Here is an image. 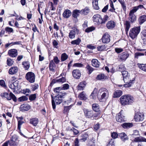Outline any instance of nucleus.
Wrapping results in <instances>:
<instances>
[{"instance_id":"nucleus-1","label":"nucleus","mask_w":146,"mask_h":146,"mask_svg":"<svg viewBox=\"0 0 146 146\" xmlns=\"http://www.w3.org/2000/svg\"><path fill=\"white\" fill-rule=\"evenodd\" d=\"M109 95L108 90L106 88H100L98 94V97L100 102H103L108 99Z\"/></svg>"},{"instance_id":"nucleus-2","label":"nucleus","mask_w":146,"mask_h":146,"mask_svg":"<svg viewBox=\"0 0 146 146\" xmlns=\"http://www.w3.org/2000/svg\"><path fill=\"white\" fill-rule=\"evenodd\" d=\"M65 95H63V94L60 93L59 94H58L55 96L54 98L53 96H51L52 104L53 109H55L56 108L55 101L57 105L60 104L63 101V98H64Z\"/></svg>"},{"instance_id":"nucleus-3","label":"nucleus","mask_w":146,"mask_h":146,"mask_svg":"<svg viewBox=\"0 0 146 146\" xmlns=\"http://www.w3.org/2000/svg\"><path fill=\"white\" fill-rule=\"evenodd\" d=\"M93 18L94 22L96 23L98 25L100 24L103 25L107 21L108 17L107 15H106L102 18L100 15L96 14L94 15Z\"/></svg>"},{"instance_id":"nucleus-4","label":"nucleus","mask_w":146,"mask_h":146,"mask_svg":"<svg viewBox=\"0 0 146 146\" xmlns=\"http://www.w3.org/2000/svg\"><path fill=\"white\" fill-rule=\"evenodd\" d=\"M140 31V26L131 29L129 31V35L130 37L133 39L136 38Z\"/></svg>"},{"instance_id":"nucleus-5","label":"nucleus","mask_w":146,"mask_h":146,"mask_svg":"<svg viewBox=\"0 0 146 146\" xmlns=\"http://www.w3.org/2000/svg\"><path fill=\"white\" fill-rule=\"evenodd\" d=\"M9 87L15 93H17V91L20 88L19 82L17 80L11 83H10L9 84Z\"/></svg>"},{"instance_id":"nucleus-6","label":"nucleus","mask_w":146,"mask_h":146,"mask_svg":"<svg viewBox=\"0 0 146 146\" xmlns=\"http://www.w3.org/2000/svg\"><path fill=\"white\" fill-rule=\"evenodd\" d=\"M10 146H17L18 144V137L16 135H13L10 140L8 141Z\"/></svg>"},{"instance_id":"nucleus-7","label":"nucleus","mask_w":146,"mask_h":146,"mask_svg":"<svg viewBox=\"0 0 146 146\" xmlns=\"http://www.w3.org/2000/svg\"><path fill=\"white\" fill-rule=\"evenodd\" d=\"M122 111H120L116 116V121L120 123L125 121L126 120L125 116L122 114Z\"/></svg>"},{"instance_id":"nucleus-8","label":"nucleus","mask_w":146,"mask_h":146,"mask_svg":"<svg viewBox=\"0 0 146 146\" xmlns=\"http://www.w3.org/2000/svg\"><path fill=\"white\" fill-rule=\"evenodd\" d=\"M110 36L107 33H105L102 38V42L104 43H108L110 40Z\"/></svg>"},{"instance_id":"nucleus-9","label":"nucleus","mask_w":146,"mask_h":146,"mask_svg":"<svg viewBox=\"0 0 146 146\" xmlns=\"http://www.w3.org/2000/svg\"><path fill=\"white\" fill-rule=\"evenodd\" d=\"M119 100L121 105L124 106L127 105V94L122 96Z\"/></svg>"},{"instance_id":"nucleus-10","label":"nucleus","mask_w":146,"mask_h":146,"mask_svg":"<svg viewBox=\"0 0 146 146\" xmlns=\"http://www.w3.org/2000/svg\"><path fill=\"white\" fill-rule=\"evenodd\" d=\"M35 74L31 72H28V81L30 83H33L35 80Z\"/></svg>"},{"instance_id":"nucleus-11","label":"nucleus","mask_w":146,"mask_h":146,"mask_svg":"<svg viewBox=\"0 0 146 146\" xmlns=\"http://www.w3.org/2000/svg\"><path fill=\"white\" fill-rule=\"evenodd\" d=\"M85 116L87 118H91L93 117V112L92 111L86 109H83Z\"/></svg>"},{"instance_id":"nucleus-12","label":"nucleus","mask_w":146,"mask_h":146,"mask_svg":"<svg viewBox=\"0 0 146 146\" xmlns=\"http://www.w3.org/2000/svg\"><path fill=\"white\" fill-rule=\"evenodd\" d=\"M79 31L76 28H74L73 30L71 31L69 33V37L71 39H73L75 37V34H78Z\"/></svg>"},{"instance_id":"nucleus-13","label":"nucleus","mask_w":146,"mask_h":146,"mask_svg":"<svg viewBox=\"0 0 146 146\" xmlns=\"http://www.w3.org/2000/svg\"><path fill=\"white\" fill-rule=\"evenodd\" d=\"M73 77L76 79H79L81 76V73L80 71L78 69L74 70L72 72Z\"/></svg>"},{"instance_id":"nucleus-14","label":"nucleus","mask_w":146,"mask_h":146,"mask_svg":"<svg viewBox=\"0 0 146 146\" xmlns=\"http://www.w3.org/2000/svg\"><path fill=\"white\" fill-rule=\"evenodd\" d=\"M144 115L141 113H137L135 114L134 119L136 122H139L143 120Z\"/></svg>"},{"instance_id":"nucleus-15","label":"nucleus","mask_w":146,"mask_h":146,"mask_svg":"<svg viewBox=\"0 0 146 146\" xmlns=\"http://www.w3.org/2000/svg\"><path fill=\"white\" fill-rule=\"evenodd\" d=\"M8 54L12 57H15L17 55V51L16 49H11L8 51Z\"/></svg>"},{"instance_id":"nucleus-16","label":"nucleus","mask_w":146,"mask_h":146,"mask_svg":"<svg viewBox=\"0 0 146 146\" xmlns=\"http://www.w3.org/2000/svg\"><path fill=\"white\" fill-rule=\"evenodd\" d=\"M129 56V54L127 52H124L120 54V60L121 61H125Z\"/></svg>"},{"instance_id":"nucleus-17","label":"nucleus","mask_w":146,"mask_h":146,"mask_svg":"<svg viewBox=\"0 0 146 146\" xmlns=\"http://www.w3.org/2000/svg\"><path fill=\"white\" fill-rule=\"evenodd\" d=\"M71 15V12L69 9H66L64 11L63 14V17L65 18H69Z\"/></svg>"},{"instance_id":"nucleus-18","label":"nucleus","mask_w":146,"mask_h":146,"mask_svg":"<svg viewBox=\"0 0 146 146\" xmlns=\"http://www.w3.org/2000/svg\"><path fill=\"white\" fill-rule=\"evenodd\" d=\"M141 36L143 44H146V30L143 31L141 32Z\"/></svg>"},{"instance_id":"nucleus-19","label":"nucleus","mask_w":146,"mask_h":146,"mask_svg":"<svg viewBox=\"0 0 146 146\" xmlns=\"http://www.w3.org/2000/svg\"><path fill=\"white\" fill-rule=\"evenodd\" d=\"M49 66L50 71H51L52 72H55L56 65L54 62L53 60H51L50 61Z\"/></svg>"},{"instance_id":"nucleus-20","label":"nucleus","mask_w":146,"mask_h":146,"mask_svg":"<svg viewBox=\"0 0 146 146\" xmlns=\"http://www.w3.org/2000/svg\"><path fill=\"white\" fill-rule=\"evenodd\" d=\"M118 137L120 138L122 141L124 142L128 139L127 135L124 133H119L118 134Z\"/></svg>"},{"instance_id":"nucleus-21","label":"nucleus","mask_w":146,"mask_h":146,"mask_svg":"<svg viewBox=\"0 0 146 146\" xmlns=\"http://www.w3.org/2000/svg\"><path fill=\"white\" fill-rule=\"evenodd\" d=\"M115 22L112 21H109L106 24V26L108 29H112L115 26Z\"/></svg>"},{"instance_id":"nucleus-22","label":"nucleus","mask_w":146,"mask_h":146,"mask_svg":"<svg viewBox=\"0 0 146 146\" xmlns=\"http://www.w3.org/2000/svg\"><path fill=\"white\" fill-rule=\"evenodd\" d=\"M133 141L135 142H146V139L142 136H139L135 137Z\"/></svg>"},{"instance_id":"nucleus-23","label":"nucleus","mask_w":146,"mask_h":146,"mask_svg":"<svg viewBox=\"0 0 146 146\" xmlns=\"http://www.w3.org/2000/svg\"><path fill=\"white\" fill-rule=\"evenodd\" d=\"M50 10L48 12V14L49 15H52L54 13V11L56 9L55 6H54L52 2H50Z\"/></svg>"},{"instance_id":"nucleus-24","label":"nucleus","mask_w":146,"mask_h":146,"mask_svg":"<svg viewBox=\"0 0 146 146\" xmlns=\"http://www.w3.org/2000/svg\"><path fill=\"white\" fill-rule=\"evenodd\" d=\"M91 63L92 66L96 68L99 67L100 65V63L96 59H93L91 61Z\"/></svg>"},{"instance_id":"nucleus-25","label":"nucleus","mask_w":146,"mask_h":146,"mask_svg":"<svg viewBox=\"0 0 146 146\" xmlns=\"http://www.w3.org/2000/svg\"><path fill=\"white\" fill-rule=\"evenodd\" d=\"M18 71V68L17 67H12L9 69V73L10 74L13 75L17 73Z\"/></svg>"},{"instance_id":"nucleus-26","label":"nucleus","mask_w":146,"mask_h":146,"mask_svg":"<svg viewBox=\"0 0 146 146\" xmlns=\"http://www.w3.org/2000/svg\"><path fill=\"white\" fill-rule=\"evenodd\" d=\"M38 122V119L36 118H33L30 119V123L34 126H36Z\"/></svg>"},{"instance_id":"nucleus-27","label":"nucleus","mask_w":146,"mask_h":146,"mask_svg":"<svg viewBox=\"0 0 146 146\" xmlns=\"http://www.w3.org/2000/svg\"><path fill=\"white\" fill-rule=\"evenodd\" d=\"M122 94V92L120 90H118L115 92L113 94V97L114 98L119 97Z\"/></svg>"},{"instance_id":"nucleus-28","label":"nucleus","mask_w":146,"mask_h":146,"mask_svg":"<svg viewBox=\"0 0 146 146\" xmlns=\"http://www.w3.org/2000/svg\"><path fill=\"white\" fill-rule=\"evenodd\" d=\"M6 98L8 100H10L12 99L15 102H16L17 100L16 96L11 92L10 93L9 95V94L8 96Z\"/></svg>"},{"instance_id":"nucleus-29","label":"nucleus","mask_w":146,"mask_h":146,"mask_svg":"<svg viewBox=\"0 0 146 146\" xmlns=\"http://www.w3.org/2000/svg\"><path fill=\"white\" fill-rule=\"evenodd\" d=\"M139 23L141 25L146 21V15H144L140 16L139 19Z\"/></svg>"},{"instance_id":"nucleus-30","label":"nucleus","mask_w":146,"mask_h":146,"mask_svg":"<svg viewBox=\"0 0 146 146\" xmlns=\"http://www.w3.org/2000/svg\"><path fill=\"white\" fill-rule=\"evenodd\" d=\"M88 137V134L86 133H83L81 137L80 141L81 142H85L87 140Z\"/></svg>"},{"instance_id":"nucleus-31","label":"nucleus","mask_w":146,"mask_h":146,"mask_svg":"<svg viewBox=\"0 0 146 146\" xmlns=\"http://www.w3.org/2000/svg\"><path fill=\"white\" fill-rule=\"evenodd\" d=\"M86 85V82H80L77 88L78 90H83Z\"/></svg>"},{"instance_id":"nucleus-32","label":"nucleus","mask_w":146,"mask_h":146,"mask_svg":"<svg viewBox=\"0 0 146 146\" xmlns=\"http://www.w3.org/2000/svg\"><path fill=\"white\" fill-rule=\"evenodd\" d=\"M134 98L132 96L127 94V105L131 104L134 102Z\"/></svg>"},{"instance_id":"nucleus-33","label":"nucleus","mask_w":146,"mask_h":146,"mask_svg":"<svg viewBox=\"0 0 146 146\" xmlns=\"http://www.w3.org/2000/svg\"><path fill=\"white\" fill-rule=\"evenodd\" d=\"M133 126V124L130 123H125L121 125V126L124 129H128Z\"/></svg>"},{"instance_id":"nucleus-34","label":"nucleus","mask_w":146,"mask_h":146,"mask_svg":"<svg viewBox=\"0 0 146 146\" xmlns=\"http://www.w3.org/2000/svg\"><path fill=\"white\" fill-rule=\"evenodd\" d=\"M23 123V121L19 120L18 121V129L19 130V132L20 134V135L23 136L25 137H26L25 136V135H24L21 132V125Z\"/></svg>"},{"instance_id":"nucleus-35","label":"nucleus","mask_w":146,"mask_h":146,"mask_svg":"<svg viewBox=\"0 0 146 146\" xmlns=\"http://www.w3.org/2000/svg\"><path fill=\"white\" fill-rule=\"evenodd\" d=\"M128 19L132 23H133L136 21V17L135 15L129 13Z\"/></svg>"},{"instance_id":"nucleus-36","label":"nucleus","mask_w":146,"mask_h":146,"mask_svg":"<svg viewBox=\"0 0 146 146\" xmlns=\"http://www.w3.org/2000/svg\"><path fill=\"white\" fill-rule=\"evenodd\" d=\"M20 111L23 112L27 111V104H24L21 105L20 108Z\"/></svg>"},{"instance_id":"nucleus-37","label":"nucleus","mask_w":146,"mask_h":146,"mask_svg":"<svg viewBox=\"0 0 146 146\" xmlns=\"http://www.w3.org/2000/svg\"><path fill=\"white\" fill-rule=\"evenodd\" d=\"M98 0H93V7L96 10H98L99 9L98 6Z\"/></svg>"},{"instance_id":"nucleus-38","label":"nucleus","mask_w":146,"mask_h":146,"mask_svg":"<svg viewBox=\"0 0 146 146\" xmlns=\"http://www.w3.org/2000/svg\"><path fill=\"white\" fill-rule=\"evenodd\" d=\"M124 25H125V31L126 33H128L129 29L130 27V23L128 21H126L124 23Z\"/></svg>"},{"instance_id":"nucleus-39","label":"nucleus","mask_w":146,"mask_h":146,"mask_svg":"<svg viewBox=\"0 0 146 146\" xmlns=\"http://www.w3.org/2000/svg\"><path fill=\"white\" fill-rule=\"evenodd\" d=\"M78 98L81 100H86L87 98L86 96L85 92H82L78 95Z\"/></svg>"},{"instance_id":"nucleus-40","label":"nucleus","mask_w":146,"mask_h":146,"mask_svg":"<svg viewBox=\"0 0 146 146\" xmlns=\"http://www.w3.org/2000/svg\"><path fill=\"white\" fill-rule=\"evenodd\" d=\"M62 90V88L61 87H57L54 89V93L59 94L60 93H61L63 95L65 94V93L64 92H61V90Z\"/></svg>"},{"instance_id":"nucleus-41","label":"nucleus","mask_w":146,"mask_h":146,"mask_svg":"<svg viewBox=\"0 0 146 146\" xmlns=\"http://www.w3.org/2000/svg\"><path fill=\"white\" fill-rule=\"evenodd\" d=\"M92 108L93 110L96 112L100 111L99 105L98 104H93L92 105Z\"/></svg>"},{"instance_id":"nucleus-42","label":"nucleus","mask_w":146,"mask_h":146,"mask_svg":"<svg viewBox=\"0 0 146 146\" xmlns=\"http://www.w3.org/2000/svg\"><path fill=\"white\" fill-rule=\"evenodd\" d=\"M137 65L140 69L146 72V64H138Z\"/></svg>"},{"instance_id":"nucleus-43","label":"nucleus","mask_w":146,"mask_h":146,"mask_svg":"<svg viewBox=\"0 0 146 146\" xmlns=\"http://www.w3.org/2000/svg\"><path fill=\"white\" fill-rule=\"evenodd\" d=\"M81 41V40L79 38H78L76 40L72 41L71 43L73 45H78Z\"/></svg>"},{"instance_id":"nucleus-44","label":"nucleus","mask_w":146,"mask_h":146,"mask_svg":"<svg viewBox=\"0 0 146 146\" xmlns=\"http://www.w3.org/2000/svg\"><path fill=\"white\" fill-rule=\"evenodd\" d=\"M98 90L97 88H94L93 92L90 95L91 98L92 99L95 98L97 95Z\"/></svg>"},{"instance_id":"nucleus-45","label":"nucleus","mask_w":146,"mask_h":146,"mask_svg":"<svg viewBox=\"0 0 146 146\" xmlns=\"http://www.w3.org/2000/svg\"><path fill=\"white\" fill-rule=\"evenodd\" d=\"M37 94H31L29 96V100L31 101H35L36 98Z\"/></svg>"},{"instance_id":"nucleus-46","label":"nucleus","mask_w":146,"mask_h":146,"mask_svg":"<svg viewBox=\"0 0 146 146\" xmlns=\"http://www.w3.org/2000/svg\"><path fill=\"white\" fill-rule=\"evenodd\" d=\"M106 76H105L104 74H101L98 75L96 78V79L98 80H102L106 78Z\"/></svg>"},{"instance_id":"nucleus-47","label":"nucleus","mask_w":146,"mask_h":146,"mask_svg":"<svg viewBox=\"0 0 146 146\" xmlns=\"http://www.w3.org/2000/svg\"><path fill=\"white\" fill-rule=\"evenodd\" d=\"M61 61L63 62L67 59L68 56L65 53H64L61 54Z\"/></svg>"},{"instance_id":"nucleus-48","label":"nucleus","mask_w":146,"mask_h":146,"mask_svg":"<svg viewBox=\"0 0 146 146\" xmlns=\"http://www.w3.org/2000/svg\"><path fill=\"white\" fill-rule=\"evenodd\" d=\"M80 13V11L78 10H75L74 11L72 14V16L75 18H76L79 15V13Z\"/></svg>"},{"instance_id":"nucleus-49","label":"nucleus","mask_w":146,"mask_h":146,"mask_svg":"<svg viewBox=\"0 0 146 146\" xmlns=\"http://www.w3.org/2000/svg\"><path fill=\"white\" fill-rule=\"evenodd\" d=\"M135 80V79L134 78H133L131 80V82H127V83H126V84H124L123 85V86L125 88L127 87H131V86L132 84H133L134 82V81Z\"/></svg>"},{"instance_id":"nucleus-50","label":"nucleus","mask_w":146,"mask_h":146,"mask_svg":"<svg viewBox=\"0 0 146 146\" xmlns=\"http://www.w3.org/2000/svg\"><path fill=\"white\" fill-rule=\"evenodd\" d=\"M27 94H26V96H23L19 97L18 99V101L20 102H24L27 100Z\"/></svg>"},{"instance_id":"nucleus-51","label":"nucleus","mask_w":146,"mask_h":146,"mask_svg":"<svg viewBox=\"0 0 146 146\" xmlns=\"http://www.w3.org/2000/svg\"><path fill=\"white\" fill-rule=\"evenodd\" d=\"M39 85L38 84H32L31 85V89L32 91H34L37 89Z\"/></svg>"},{"instance_id":"nucleus-52","label":"nucleus","mask_w":146,"mask_h":146,"mask_svg":"<svg viewBox=\"0 0 146 146\" xmlns=\"http://www.w3.org/2000/svg\"><path fill=\"white\" fill-rule=\"evenodd\" d=\"M89 12V10L88 8H86L80 11V13L84 15H86Z\"/></svg>"},{"instance_id":"nucleus-53","label":"nucleus","mask_w":146,"mask_h":146,"mask_svg":"<svg viewBox=\"0 0 146 146\" xmlns=\"http://www.w3.org/2000/svg\"><path fill=\"white\" fill-rule=\"evenodd\" d=\"M107 47L105 45H102L98 46L97 47V49L98 51H102L105 49Z\"/></svg>"},{"instance_id":"nucleus-54","label":"nucleus","mask_w":146,"mask_h":146,"mask_svg":"<svg viewBox=\"0 0 146 146\" xmlns=\"http://www.w3.org/2000/svg\"><path fill=\"white\" fill-rule=\"evenodd\" d=\"M86 68L88 70V74H91L93 70V68L88 64L86 66Z\"/></svg>"},{"instance_id":"nucleus-55","label":"nucleus","mask_w":146,"mask_h":146,"mask_svg":"<svg viewBox=\"0 0 146 146\" xmlns=\"http://www.w3.org/2000/svg\"><path fill=\"white\" fill-rule=\"evenodd\" d=\"M66 81V79L65 78L62 77L61 78L56 79L55 80V82H58L59 83H63Z\"/></svg>"},{"instance_id":"nucleus-56","label":"nucleus","mask_w":146,"mask_h":146,"mask_svg":"<svg viewBox=\"0 0 146 146\" xmlns=\"http://www.w3.org/2000/svg\"><path fill=\"white\" fill-rule=\"evenodd\" d=\"M129 75H127L125 77H123V80L125 83H127V82H131V80L129 78Z\"/></svg>"},{"instance_id":"nucleus-57","label":"nucleus","mask_w":146,"mask_h":146,"mask_svg":"<svg viewBox=\"0 0 146 146\" xmlns=\"http://www.w3.org/2000/svg\"><path fill=\"white\" fill-rule=\"evenodd\" d=\"M139 135V131L137 130H135L134 131L133 133L131 135V137L134 138L137 137V135Z\"/></svg>"},{"instance_id":"nucleus-58","label":"nucleus","mask_w":146,"mask_h":146,"mask_svg":"<svg viewBox=\"0 0 146 146\" xmlns=\"http://www.w3.org/2000/svg\"><path fill=\"white\" fill-rule=\"evenodd\" d=\"M95 29V28L94 27H91L87 28L86 29L85 32L86 33H89Z\"/></svg>"},{"instance_id":"nucleus-59","label":"nucleus","mask_w":146,"mask_h":146,"mask_svg":"<svg viewBox=\"0 0 146 146\" xmlns=\"http://www.w3.org/2000/svg\"><path fill=\"white\" fill-rule=\"evenodd\" d=\"M13 62V60L11 58H8L7 60V64L8 66H12Z\"/></svg>"},{"instance_id":"nucleus-60","label":"nucleus","mask_w":146,"mask_h":146,"mask_svg":"<svg viewBox=\"0 0 146 146\" xmlns=\"http://www.w3.org/2000/svg\"><path fill=\"white\" fill-rule=\"evenodd\" d=\"M138 10V7H134L130 11L129 13L133 15H134V13L136 12Z\"/></svg>"},{"instance_id":"nucleus-61","label":"nucleus","mask_w":146,"mask_h":146,"mask_svg":"<svg viewBox=\"0 0 146 146\" xmlns=\"http://www.w3.org/2000/svg\"><path fill=\"white\" fill-rule=\"evenodd\" d=\"M115 52L117 54L123 51V49L121 48H116L115 49Z\"/></svg>"},{"instance_id":"nucleus-62","label":"nucleus","mask_w":146,"mask_h":146,"mask_svg":"<svg viewBox=\"0 0 146 146\" xmlns=\"http://www.w3.org/2000/svg\"><path fill=\"white\" fill-rule=\"evenodd\" d=\"M84 65L81 63H75L73 65V66L79 68H82L84 67Z\"/></svg>"},{"instance_id":"nucleus-63","label":"nucleus","mask_w":146,"mask_h":146,"mask_svg":"<svg viewBox=\"0 0 146 146\" xmlns=\"http://www.w3.org/2000/svg\"><path fill=\"white\" fill-rule=\"evenodd\" d=\"M5 30L7 33H9L13 32V31L12 28L8 27H7L5 28Z\"/></svg>"},{"instance_id":"nucleus-64","label":"nucleus","mask_w":146,"mask_h":146,"mask_svg":"<svg viewBox=\"0 0 146 146\" xmlns=\"http://www.w3.org/2000/svg\"><path fill=\"white\" fill-rule=\"evenodd\" d=\"M69 87V85L67 84H65L62 85V87H61L62 88V90H67Z\"/></svg>"}]
</instances>
